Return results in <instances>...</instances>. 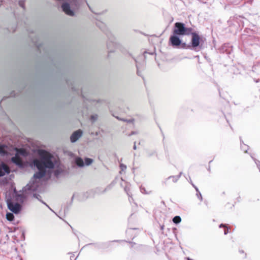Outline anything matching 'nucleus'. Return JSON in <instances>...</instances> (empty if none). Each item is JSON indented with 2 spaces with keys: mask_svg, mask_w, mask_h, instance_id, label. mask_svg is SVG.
Masks as SVG:
<instances>
[{
  "mask_svg": "<svg viewBox=\"0 0 260 260\" xmlns=\"http://www.w3.org/2000/svg\"><path fill=\"white\" fill-rule=\"evenodd\" d=\"M188 260H190L189 259H188Z\"/></svg>",
  "mask_w": 260,
  "mask_h": 260,
  "instance_id": "nucleus-19",
  "label": "nucleus"
},
{
  "mask_svg": "<svg viewBox=\"0 0 260 260\" xmlns=\"http://www.w3.org/2000/svg\"><path fill=\"white\" fill-rule=\"evenodd\" d=\"M93 162V160L90 158H86L85 159L84 161V160L80 158L77 157L76 158L75 162L76 164L79 166L81 167L89 166L90 164H91Z\"/></svg>",
  "mask_w": 260,
  "mask_h": 260,
  "instance_id": "nucleus-7",
  "label": "nucleus"
},
{
  "mask_svg": "<svg viewBox=\"0 0 260 260\" xmlns=\"http://www.w3.org/2000/svg\"><path fill=\"white\" fill-rule=\"evenodd\" d=\"M36 190H33L32 191V194H31V197H34L36 199H37V200H38L39 201H40L41 203H42L43 204L45 205L49 209H50L51 210V209L49 207V206L46 203H45L44 201H43L42 200H41V197L40 195L38 194H37L36 193H35V192L36 191Z\"/></svg>",
  "mask_w": 260,
  "mask_h": 260,
  "instance_id": "nucleus-12",
  "label": "nucleus"
},
{
  "mask_svg": "<svg viewBox=\"0 0 260 260\" xmlns=\"http://www.w3.org/2000/svg\"><path fill=\"white\" fill-rule=\"evenodd\" d=\"M191 45L193 47H197L200 45V37L196 32L191 33Z\"/></svg>",
  "mask_w": 260,
  "mask_h": 260,
  "instance_id": "nucleus-8",
  "label": "nucleus"
},
{
  "mask_svg": "<svg viewBox=\"0 0 260 260\" xmlns=\"http://www.w3.org/2000/svg\"><path fill=\"white\" fill-rule=\"evenodd\" d=\"M181 217L179 216H175L173 219V221L175 223H176V224L180 223L181 222Z\"/></svg>",
  "mask_w": 260,
  "mask_h": 260,
  "instance_id": "nucleus-16",
  "label": "nucleus"
},
{
  "mask_svg": "<svg viewBox=\"0 0 260 260\" xmlns=\"http://www.w3.org/2000/svg\"><path fill=\"white\" fill-rule=\"evenodd\" d=\"M8 209L13 213L17 214L20 213L22 209V206L18 203H14L11 200L7 201Z\"/></svg>",
  "mask_w": 260,
  "mask_h": 260,
  "instance_id": "nucleus-6",
  "label": "nucleus"
},
{
  "mask_svg": "<svg viewBox=\"0 0 260 260\" xmlns=\"http://www.w3.org/2000/svg\"><path fill=\"white\" fill-rule=\"evenodd\" d=\"M191 29L185 28L184 25L180 22H176L175 24V27L173 30V34L178 36H184L189 35Z\"/></svg>",
  "mask_w": 260,
  "mask_h": 260,
  "instance_id": "nucleus-3",
  "label": "nucleus"
},
{
  "mask_svg": "<svg viewBox=\"0 0 260 260\" xmlns=\"http://www.w3.org/2000/svg\"><path fill=\"white\" fill-rule=\"evenodd\" d=\"M18 4L20 7H21L23 9H24V7H25V1L24 0L19 1Z\"/></svg>",
  "mask_w": 260,
  "mask_h": 260,
  "instance_id": "nucleus-17",
  "label": "nucleus"
},
{
  "mask_svg": "<svg viewBox=\"0 0 260 260\" xmlns=\"http://www.w3.org/2000/svg\"><path fill=\"white\" fill-rule=\"evenodd\" d=\"M11 161L13 163L20 167L23 166V162L22 158L20 156H19L18 154H15V156L11 158Z\"/></svg>",
  "mask_w": 260,
  "mask_h": 260,
  "instance_id": "nucleus-9",
  "label": "nucleus"
},
{
  "mask_svg": "<svg viewBox=\"0 0 260 260\" xmlns=\"http://www.w3.org/2000/svg\"><path fill=\"white\" fill-rule=\"evenodd\" d=\"M16 154H18L19 156H26V151L23 149H16Z\"/></svg>",
  "mask_w": 260,
  "mask_h": 260,
  "instance_id": "nucleus-14",
  "label": "nucleus"
},
{
  "mask_svg": "<svg viewBox=\"0 0 260 260\" xmlns=\"http://www.w3.org/2000/svg\"><path fill=\"white\" fill-rule=\"evenodd\" d=\"M10 172L9 167L4 162H2L0 165V177L4 176L6 174H9Z\"/></svg>",
  "mask_w": 260,
  "mask_h": 260,
  "instance_id": "nucleus-10",
  "label": "nucleus"
},
{
  "mask_svg": "<svg viewBox=\"0 0 260 260\" xmlns=\"http://www.w3.org/2000/svg\"><path fill=\"white\" fill-rule=\"evenodd\" d=\"M6 218L9 221H13L14 219V215L13 213H7L6 214Z\"/></svg>",
  "mask_w": 260,
  "mask_h": 260,
  "instance_id": "nucleus-15",
  "label": "nucleus"
},
{
  "mask_svg": "<svg viewBox=\"0 0 260 260\" xmlns=\"http://www.w3.org/2000/svg\"><path fill=\"white\" fill-rule=\"evenodd\" d=\"M61 7L62 11L65 13V2L61 4Z\"/></svg>",
  "mask_w": 260,
  "mask_h": 260,
  "instance_id": "nucleus-18",
  "label": "nucleus"
},
{
  "mask_svg": "<svg viewBox=\"0 0 260 260\" xmlns=\"http://www.w3.org/2000/svg\"><path fill=\"white\" fill-rule=\"evenodd\" d=\"M169 42L173 47H180L184 48L186 46V43L182 42V40L178 35L173 34L170 36Z\"/></svg>",
  "mask_w": 260,
  "mask_h": 260,
  "instance_id": "nucleus-4",
  "label": "nucleus"
},
{
  "mask_svg": "<svg viewBox=\"0 0 260 260\" xmlns=\"http://www.w3.org/2000/svg\"><path fill=\"white\" fill-rule=\"evenodd\" d=\"M7 146L5 145L0 144V155L5 156L7 154Z\"/></svg>",
  "mask_w": 260,
  "mask_h": 260,
  "instance_id": "nucleus-13",
  "label": "nucleus"
},
{
  "mask_svg": "<svg viewBox=\"0 0 260 260\" xmlns=\"http://www.w3.org/2000/svg\"><path fill=\"white\" fill-rule=\"evenodd\" d=\"M82 132L80 130L74 132L71 136V141L72 142H75L77 141L82 136Z\"/></svg>",
  "mask_w": 260,
  "mask_h": 260,
  "instance_id": "nucleus-11",
  "label": "nucleus"
},
{
  "mask_svg": "<svg viewBox=\"0 0 260 260\" xmlns=\"http://www.w3.org/2000/svg\"><path fill=\"white\" fill-rule=\"evenodd\" d=\"M56 162H57V161L51 153L44 150H41L40 158L34 159L32 162L38 171L34 174L33 178L29 183L31 182V184H33V183L37 184L38 188V183L35 180L43 177L46 174V169H53Z\"/></svg>",
  "mask_w": 260,
  "mask_h": 260,
  "instance_id": "nucleus-1",
  "label": "nucleus"
},
{
  "mask_svg": "<svg viewBox=\"0 0 260 260\" xmlns=\"http://www.w3.org/2000/svg\"><path fill=\"white\" fill-rule=\"evenodd\" d=\"M37 190V185L31 182L24 186L22 190L17 191L16 189L14 191L13 197L15 200L19 204H23L31 197L32 191Z\"/></svg>",
  "mask_w": 260,
  "mask_h": 260,
  "instance_id": "nucleus-2",
  "label": "nucleus"
},
{
  "mask_svg": "<svg viewBox=\"0 0 260 260\" xmlns=\"http://www.w3.org/2000/svg\"><path fill=\"white\" fill-rule=\"evenodd\" d=\"M66 2V15L74 16L77 8V0H67Z\"/></svg>",
  "mask_w": 260,
  "mask_h": 260,
  "instance_id": "nucleus-5",
  "label": "nucleus"
}]
</instances>
